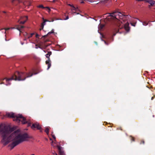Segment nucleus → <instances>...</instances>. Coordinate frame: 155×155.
<instances>
[{"instance_id":"1","label":"nucleus","mask_w":155,"mask_h":155,"mask_svg":"<svg viewBox=\"0 0 155 155\" xmlns=\"http://www.w3.org/2000/svg\"><path fill=\"white\" fill-rule=\"evenodd\" d=\"M11 137L14 138V139L15 140L9 145V147L12 150L19 144L25 141L26 139L28 138V135L26 133L21 134L20 130H17L12 134Z\"/></svg>"},{"instance_id":"2","label":"nucleus","mask_w":155,"mask_h":155,"mask_svg":"<svg viewBox=\"0 0 155 155\" xmlns=\"http://www.w3.org/2000/svg\"><path fill=\"white\" fill-rule=\"evenodd\" d=\"M33 74L29 72L26 73L25 72H19L16 71L15 72L14 75L11 77L9 78H5L3 79L2 81L6 80V85H8L11 84V83L9 81L12 80H15V81H24L25 79L26 78L32 76Z\"/></svg>"},{"instance_id":"3","label":"nucleus","mask_w":155,"mask_h":155,"mask_svg":"<svg viewBox=\"0 0 155 155\" xmlns=\"http://www.w3.org/2000/svg\"><path fill=\"white\" fill-rule=\"evenodd\" d=\"M12 131V129L9 126L0 125V132L2 137L1 142L4 145H6L10 142V137L8 136Z\"/></svg>"},{"instance_id":"4","label":"nucleus","mask_w":155,"mask_h":155,"mask_svg":"<svg viewBox=\"0 0 155 155\" xmlns=\"http://www.w3.org/2000/svg\"><path fill=\"white\" fill-rule=\"evenodd\" d=\"M112 14L113 15H110L107 16V17L106 18L107 21H110L115 19H117L118 18L121 19L123 18V17L125 16L120 12H115L112 13Z\"/></svg>"},{"instance_id":"5","label":"nucleus","mask_w":155,"mask_h":155,"mask_svg":"<svg viewBox=\"0 0 155 155\" xmlns=\"http://www.w3.org/2000/svg\"><path fill=\"white\" fill-rule=\"evenodd\" d=\"M6 116L8 117L13 118L14 121H17L19 120V118L21 117V114H17L13 112H8L6 114Z\"/></svg>"},{"instance_id":"6","label":"nucleus","mask_w":155,"mask_h":155,"mask_svg":"<svg viewBox=\"0 0 155 155\" xmlns=\"http://www.w3.org/2000/svg\"><path fill=\"white\" fill-rule=\"evenodd\" d=\"M52 54V52L51 51H49L46 55V57L48 58V60L45 61V63L48 65L47 69L48 70L51 66V62L50 58V56Z\"/></svg>"},{"instance_id":"7","label":"nucleus","mask_w":155,"mask_h":155,"mask_svg":"<svg viewBox=\"0 0 155 155\" xmlns=\"http://www.w3.org/2000/svg\"><path fill=\"white\" fill-rule=\"evenodd\" d=\"M31 127V129H34L35 128H37V129L40 130L41 132H42L41 126L37 122L33 124Z\"/></svg>"},{"instance_id":"8","label":"nucleus","mask_w":155,"mask_h":155,"mask_svg":"<svg viewBox=\"0 0 155 155\" xmlns=\"http://www.w3.org/2000/svg\"><path fill=\"white\" fill-rule=\"evenodd\" d=\"M19 120H18L16 121L18 123H19L21 121L23 124H25L27 123V121H26V119L22 116L21 117L19 118Z\"/></svg>"},{"instance_id":"9","label":"nucleus","mask_w":155,"mask_h":155,"mask_svg":"<svg viewBox=\"0 0 155 155\" xmlns=\"http://www.w3.org/2000/svg\"><path fill=\"white\" fill-rule=\"evenodd\" d=\"M42 19L43 20V22L41 24V28H40V31H41L42 29H43V28H44V26L45 25V24H46V22H47V21L50 22V21L48 20L44 19L43 18H42Z\"/></svg>"},{"instance_id":"10","label":"nucleus","mask_w":155,"mask_h":155,"mask_svg":"<svg viewBox=\"0 0 155 155\" xmlns=\"http://www.w3.org/2000/svg\"><path fill=\"white\" fill-rule=\"evenodd\" d=\"M51 145L54 147H57L58 148V149L59 150V151L61 150V147L59 146H58L57 144L55 142H54L53 141H52L51 143Z\"/></svg>"},{"instance_id":"11","label":"nucleus","mask_w":155,"mask_h":155,"mask_svg":"<svg viewBox=\"0 0 155 155\" xmlns=\"http://www.w3.org/2000/svg\"><path fill=\"white\" fill-rule=\"evenodd\" d=\"M49 41L48 39H45L44 40V42L42 43V45L45 48L51 45V44H46V43Z\"/></svg>"},{"instance_id":"12","label":"nucleus","mask_w":155,"mask_h":155,"mask_svg":"<svg viewBox=\"0 0 155 155\" xmlns=\"http://www.w3.org/2000/svg\"><path fill=\"white\" fill-rule=\"evenodd\" d=\"M24 19V20L23 21H21L20 22V20L18 21V22H19L20 24H24L26 21L28 19V17L27 16H25L24 17H21V19L22 20V19Z\"/></svg>"},{"instance_id":"13","label":"nucleus","mask_w":155,"mask_h":155,"mask_svg":"<svg viewBox=\"0 0 155 155\" xmlns=\"http://www.w3.org/2000/svg\"><path fill=\"white\" fill-rule=\"evenodd\" d=\"M145 1L150 4L151 6H153L155 4V1L153 0H146Z\"/></svg>"},{"instance_id":"14","label":"nucleus","mask_w":155,"mask_h":155,"mask_svg":"<svg viewBox=\"0 0 155 155\" xmlns=\"http://www.w3.org/2000/svg\"><path fill=\"white\" fill-rule=\"evenodd\" d=\"M129 25V23L128 22H127L124 25V28L127 31H128L130 30Z\"/></svg>"},{"instance_id":"15","label":"nucleus","mask_w":155,"mask_h":155,"mask_svg":"<svg viewBox=\"0 0 155 155\" xmlns=\"http://www.w3.org/2000/svg\"><path fill=\"white\" fill-rule=\"evenodd\" d=\"M37 7L39 8H41L43 9L47 8L48 9V12H49L51 11V10L49 7H44L42 5H40L38 6H37Z\"/></svg>"},{"instance_id":"16","label":"nucleus","mask_w":155,"mask_h":155,"mask_svg":"<svg viewBox=\"0 0 155 155\" xmlns=\"http://www.w3.org/2000/svg\"><path fill=\"white\" fill-rule=\"evenodd\" d=\"M54 33V30L53 29L51 31L48 33L47 35L43 36V37L45 38L47 37L48 35H50V34Z\"/></svg>"},{"instance_id":"17","label":"nucleus","mask_w":155,"mask_h":155,"mask_svg":"<svg viewBox=\"0 0 155 155\" xmlns=\"http://www.w3.org/2000/svg\"><path fill=\"white\" fill-rule=\"evenodd\" d=\"M24 27L23 26L21 25L19 26L16 28L18 30H19L20 32H21V29L24 28Z\"/></svg>"},{"instance_id":"18","label":"nucleus","mask_w":155,"mask_h":155,"mask_svg":"<svg viewBox=\"0 0 155 155\" xmlns=\"http://www.w3.org/2000/svg\"><path fill=\"white\" fill-rule=\"evenodd\" d=\"M49 127H46L45 130V132L47 134V135H48L49 133Z\"/></svg>"},{"instance_id":"19","label":"nucleus","mask_w":155,"mask_h":155,"mask_svg":"<svg viewBox=\"0 0 155 155\" xmlns=\"http://www.w3.org/2000/svg\"><path fill=\"white\" fill-rule=\"evenodd\" d=\"M104 26V25L103 24H101L99 25V28L100 29H102Z\"/></svg>"},{"instance_id":"20","label":"nucleus","mask_w":155,"mask_h":155,"mask_svg":"<svg viewBox=\"0 0 155 155\" xmlns=\"http://www.w3.org/2000/svg\"><path fill=\"white\" fill-rule=\"evenodd\" d=\"M68 5L69 6H70L72 7V10H76L77 8L75 7H74V6H73V5H71L70 4H68Z\"/></svg>"},{"instance_id":"21","label":"nucleus","mask_w":155,"mask_h":155,"mask_svg":"<svg viewBox=\"0 0 155 155\" xmlns=\"http://www.w3.org/2000/svg\"><path fill=\"white\" fill-rule=\"evenodd\" d=\"M34 35V33H31L30 35H28V36L27 37L28 38H30L32 36Z\"/></svg>"},{"instance_id":"22","label":"nucleus","mask_w":155,"mask_h":155,"mask_svg":"<svg viewBox=\"0 0 155 155\" xmlns=\"http://www.w3.org/2000/svg\"><path fill=\"white\" fill-rule=\"evenodd\" d=\"M59 151V153L61 155H65L64 153V152L63 151L61 150Z\"/></svg>"},{"instance_id":"23","label":"nucleus","mask_w":155,"mask_h":155,"mask_svg":"<svg viewBox=\"0 0 155 155\" xmlns=\"http://www.w3.org/2000/svg\"><path fill=\"white\" fill-rule=\"evenodd\" d=\"M51 135V136H52V137L54 138V140H55L56 137H55L54 134H53V132H52Z\"/></svg>"},{"instance_id":"24","label":"nucleus","mask_w":155,"mask_h":155,"mask_svg":"<svg viewBox=\"0 0 155 155\" xmlns=\"http://www.w3.org/2000/svg\"><path fill=\"white\" fill-rule=\"evenodd\" d=\"M148 23L145 21H143V25L146 26L147 25H148Z\"/></svg>"},{"instance_id":"25","label":"nucleus","mask_w":155,"mask_h":155,"mask_svg":"<svg viewBox=\"0 0 155 155\" xmlns=\"http://www.w3.org/2000/svg\"><path fill=\"white\" fill-rule=\"evenodd\" d=\"M24 35L25 36V38H27V37L28 36V34L27 33L25 32V34H24Z\"/></svg>"},{"instance_id":"26","label":"nucleus","mask_w":155,"mask_h":155,"mask_svg":"<svg viewBox=\"0 0 155 155\" xmlns=\"http://www.w3.org/2000/svg\"><path fill=\"white\" fill-rule=\"evenodd\" d=\"M136 23H131V25L132 26H135V25H136Z\"/></svg>"},{"instance_id":"27","label":"nucleus","mask_w":155,"mask_h":155,"mask_svg":"<svg viewBox=\"0 0 155 155\" xmlns=\"http://www.w3.org/2000/svg\"><path fill=\"white\" fill-rule=\"evenodd\" d=\"M27 123L28 124V127H29L31 126V123L30 122L27 121Z\"/></svg>"},{"instance_id":"28","label":"nucleus","mask_w":155,"mask_h":155,"mask_svg":"<svg viewBox=\"0 0 155 155\" xmlns=\"http://www.w3.org/2000/svg\"><path fill=\"white\" fill-rule=\"evenodd\" d=\"M69 18L68 16L67 15L66 16V18L64 19V20H66L68 19Z\"/></svg>"},{"instance_id":"29","label":"nucleus","mask_w":155,"mask_h":155,"mask_svg":"<svg viewBox=\"0 0 155 155\" xmlns=\"http://www.w3.org/2000/svg\"><path fill=\"white\" fill-rule=\"evenodd\" d=\"M39 35L37 34H36V38H38V36H39Z\"/></svg>"},{"instance_id":"30","label":"nucleus","mask_w":155,"mask_h":155,"mask_svg":"<svg viewBox=\"0 0 155 155\" xmlns=\"http://www.w3.org/2000/svg\"><path fill=\"white\" fill-rule=\"evenodd\" d=\"M104 43H105V44L107 45H108V44L105 41H104Z\"/></svg>"},{"instance_id":"31","label":"nucleus","mask_w":155,"mask_h":155,"mask_svg":"<svg viewBox=\"0 0 155 155\" xmlns=\"http://www.w3.org/2000/svg\"><path fill=\"white\" fill-rule=\"evenodd\" d=\"M10 29V28H5V30H8Z\"/></svg>"},{"instance_id":"32","label":"nucleus","mask_w":155,"mask_h":155,"mask_svg":"<svg viewBox=\"0 0 155 155\" xmlns=\"http://www.w3.org/2000/svg\"><path fill=\"white\" fill-rule=\"evenodd\" d=\"M131 140H132V141H134V138H133V137H132V138Z\"/></svg>"},{"instance_id":"33","label":"nucleus","mask_w":155,"mask_h":155,"mask_svg":"<svg viewBox=\"0 0 155 155\" xmlns=\"http://www.w3.org/2000/svg\"><path fill=\"white\" fill-rule=\"evenodd\" d=\"M142 143H143V144H144V142L143 140H142V141H141Z\"/></svg>"},{"instance_id":"34","label":"nucleus","mask_w":155,"mask_h":155,"mask_svg":"<svg viewBox=\"0 0 155 155\" xmlns=\"http://www.w3.org/2000/svg\"><path fill=\"white\" fill-rule=\"evenodd\" d=\"M3 12L4 13H6V12L5 11H3Z\"/></svg>"},{"instance_id":"35","label":"nucleus","mask_w":155,"mask_h":155,"mask_svg":"<svg viewBox=\"0 0 155 155\" xmlns=\"http://www.w3.org/2000/svg\"><path fill=\"white\" fill-rule=\"evenodd\" d=\"M81 3H84V1H82L81 2Z\"/></svg>"},{"instance_id":"36","label":"nucleus","mask_w":155,"mask_h":155,"mask_svg":"<svg viewBox=\"0 0 155 155\" xmlns=\"http://www.w3.org/2000/svg\"><path fill=\"white\" fill-rule=\"evenodd\" d=\"M54 21V20L53 19H52L51 21H50V22H51V21L53 22Z\"/></svg>"},{"instance_id":"37","label":"nucleus","mask_w":155,"mask_h":155,"mask_svg":"<svg viewBox=\"0 0 155 155\" xmlns=\"http://www.w3.org/2000/svg\"><path fill=\"white\" fill-rule=\"evenodd\" d=\"M1 84H4V82H2L1 83H0Z\"/></svg>"},{"instance_id":"38","label":"nucleus","mask_w":155,"mask_h":155,"mask_svg":"<svg viewBox=\"0 0 155 155\" xmlns=\"http://www.w3.org/2000/svg\"><path fill=\"white\" fill-rule=\"evenodd\" d=\"M153 97H152V98H151V100H152L153 99Z\"/></svg>"},{"instance_id":"39","label":"nucleus","mask_w":155,"mask_h":155,"mask_svg":"<svg viewBox=\"0 0 155 155\" xmlns=\"http://www.w3.org/2000/svg\"><path fill=\"white\" fill-rule=\"evenodd\" d=\"M95 44L97 45V43L96 42H95Z\"/></svg>"},{"instance_id":"40","label":"nucleus","mask_w":155,"mask_h":155,"mask_svg":"<svg viewBox=\"0 0 155 155\" xmlns=\"http://www.w3.org/2000/svg\"><path fill=\"white\" fill-rule=\"evenodd\" d=\"M31 155H35V154H31Z\"/></svg>"},{"instance_id":"41","label":"nucleus","mask_w":155,"mask_h":155,"mask_svg":"<svg viewBox=\"0 0 155 155\" xmlns=\"http://www.w3.org/2000/svg\"><path fill=\"white\" fill-rule=\"evenodd\" d=\"M115 35V34H114V35Z\"/></svg>"},{"instance_id":"42","label":"nucleus","mask_w":155,"mask_h":155,"mask_svg":"<svg viewBox=\"0 0 155 155\" xmlns=\"http://www.w3.org/2000/svg\"><path fill=\"white\" fill-rule=\"evenodd\" d=\"M154 96H154H154H152V97H154Z\"/></svg>"},{"instance_id":"43","label":"nucleus","mask_w":155,"mask_h":155,"mask_svg":"<svg viewBox=\"0 0 155 155\" xmlns=\"http://www.w3.org/2000/svg\"><path fill=\"white\" fill-rule=\"evenodd\" d=\"M5 40H6V41H7V40H6V39H5Z\"/></svg>"},{"instance_id":"44","label":"nucleus","mask_w":155,"mask_h":155,"mask_svg":"<svg viewBox=\"0 0 155 155\" xmlns=\"http://www.w3.org/2000/svg\"><path fill=\"white\" fill-rule=\"evenodd\" d=\"M56 155H58L57 153L56 154Z\"/></svg>"}]
</instances>
